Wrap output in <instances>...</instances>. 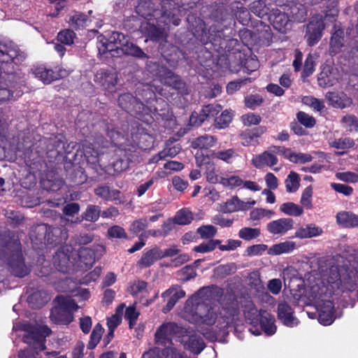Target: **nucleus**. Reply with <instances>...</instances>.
Segmentation results:
<instances>
[{"label": "nucleus", "mask_w": 358, "mask_h": 358, "mask_svg": "<svg viewBox=\"0 0 358 358\" xmlns=\"http://www.w3.org/2000/svg\"><path fill=\"white\" fill-rule=\"evenodd\" d=\"M324 24L322 16L313 17L307 25L306 37L309 45H315L322 38Z\"/></svg>", "instance_id": "nucleus-13"}, {"label": "nucleus", "mask_w": 358, "mask_h": 358, "mask_svg": "<svg viewBox=\"0 0 358 358\" xmlns=\"http://www.w3.org/2000/svg\"><path fill=\"white\" fill-rule=\"evenodd\" d=\"M294 220L292 218H280L266 224V229L272 235H285L293 229Z\"/></svg>", "instance_id": "nucleus-19"}, {"label": "nucleus", "mask_w": 358, "mask_h": 358, "mask_svg": "<svg viewBox=\"0 0 358 358\" xmlns=\"http://www.w3.org/2000/svg\"><path fill=\"white\" fill-rule=\"evenodd\" d=\"M251 12L259 17H263L268 14L269 8L266 6L263 0H257L251 3L250 6Z\"/></svg>", "instance_id": "nucleus-48"}, {"label": "nucleus", "mask_w": 358, "mask_h": 358, "mask_svg": "<svg viewBox=\"0 0 358 358\" xmlns=\"http://www.w3.org/2000/svg\"><path fill=\"white\" fill-rule=\"evenodd\" d=\"M336 178L341 181L350 183L358 182V174L351 171L338 172L336 173Z\"/></svg>", "instance_id": "nucleus-64"}, {"label": "nucleus", "mask_w": 358, "mask_h": 358, "mask_svg": "<svg viewBox=\"0 0 358 358\" xmlns=\"http://www.w3.org/2000/svg\"><path fill=\"white\" fill-rule=\"evenodd\" d=\"M266 131L265 127L257 129V134L245 131L241 134V144L243 146L256 145L259 143L258 137Z\"/></svg>", "instance_id": "nucleus-31"}, {"label": "nucleus", "mask_w": 358, "mask_h": 358, "mask_svg": "<svg viewBox=\"0 0 358 358\" xmlns=\"http://www.w3.org/2000/svg\"><path fill=\"white\" fill-rule=\"evenodd\" d=\"M265 310H258L255 304L250 301L244 307L243 313L245 320L251 324L249 331L251 334L259 336L261 334V330L258 327L259 322L262 318V313Z\"/></svg>", "instance_id": "nucleus-14"}, {"label": "nucleus", "mask_w": 358, "mask_h": 358, "mask_svg": "<svg viewBox=\"0 0 358 358\" xmlns=\"http://www.w3.org/2000/svg\"><path fill=\"white\" fill-rule=\"evenodd\" d=\"M343 31L341 29L336 30L332 35L330 41V46L331 52L337 53L343 45Z\"/></svg>", "instance_id": "nucleus-45"}, {"label": "nucleus", "mask_w": 358, "mask_h": 358, "mask_svg": "<svg viewBox=\"0 0 358 358\" xmlns=\"http://www.w3.org/2000/svg\"><path fill=\"white\" fill-rule=\"evenodd\" d=\"M108 135L115 145L122 148V149H127V147L129 145V143L119 132L112 131L108 132Z\"/></svg>", "instance_id": "nucleus-62"}, {"label": "nucleus", "mask_w": 358, "mask_h": 358, "mask_svg": "<svg viewBox=\"0 0 358 358\" xmlns=\"http://www.w3.org/2000/svg\"><path fill=\"white\" fill-rule=\"evenodd\" d=\"M178 275L181 281L186 282L195 278L196 272L193 267L186 266L178 271Z\"/></svg>", "instance_id": "nucleus-61"}, {"label": "nucleus", "mask_w": 358, "mask_h": 358, "mask_svg": "<svg viewBox=\"0 0 358 358\" xmlns=\"http://www.w3.org/2000/svg\"><path fill=\"white\" fill-rule=\"evenodd\" d=\"M25 54L12 41L0 38V62L18 64L25 59Z\"/></svg>", "instance_id": "nucleus-7"}, {"label": "nucleus", "mask_w": 358, "mask_h": 358, "mask_svg": "<svg viewBox=\"0 0 358 358\" xmlns=\"http://www.w3.org/2000/svg\"><path fill=\"white\" fill-rule=\"evenodd\" d=\"M160 258V249L155 247L143 253L137 265L141 268H145L152 265L155 261Z\"/></svg>", "instance_id": "nucleus-28"}, {"label": "nucleus", "mask_w": 358, "mask_h": 358, "mask_svg": "<svg viewBox=\"0 0 358 358\" xmlns=\"http://www.w3.org/2000/svg\"><path fill=\"white\" fill-rule=\"evenodd\" d=\"M50 233L55 236L60 233L61 236L58 242L65 241L67 238L66 231H60L57 228L51 229L45 224H41L34 227L30 233V238L32 241L36 240L41 242L45 239L47 234L49 236Z\"/></svg>", "instance_id": "nucleus-16"}, {"label": "nucleus", "mask_w": 358, "mask_h": 358, "mask_svg": "<svg viewBox=\"0 0 358 358\" xmlns=\"http://www.w3.org/2000/svg\"><path fill=\"white\" fill-rule=\"evenodd\" d=\"M236 271V266L234 263L220 265L214 269V273L217 277L223 278L228 275L235 273Z\"/></svg>", "instance_id": "nucleus-53"}, {"label": "nucleus", "mask_w": 358, "mask_h": 358, "mask_svg": "<svg viewBox=\"0 0 358 358\" xmlns=\"http://www.w3.org/2000/svg\"><path fill=\"white\" fill-rule=\"evenodd\" d=\"M343 127L349 131H358V118L352 115L344 116L341 120Z\"/></svg>", "instance_id": "nucleus-60"}, {"label": "nucleus", "mask_w": 358, "mask_h": 358, "mask_svg": "<svg viewBox=\"0 0 358 358\" xmlns=\"http://www.w3.org/2000/svg\"><path fill=\"white\" fill-rule=\"evenodd\" d=\"M211 291L202 287L189 298L182 312V317L194 324L213 326V333L204 334L208 339L217 340L219 335H227L239 320L237 305L232 303L229 307L210 306Z\"/></svg>", "instance_id": "nucleus-1"}, {"label": "nucleus", "mask_w": 358, "mask_h": 358, "mask_svg": "<svg viewBox=\"0 0 358 358\" xmlns=\"http://www.w3.org/2000/svg\"><path fill=\"white\" fill-rule=\"evenodd\" d=\"M185 345L188 350L194 354H199L205 348L203 340L199 335L189 336L188 341L185 342Z\"/></svg>", "instance_id": "nucleus-38"}, {"label": "nucleus", "mask_w": 358, "mask_h": 358, "mask_svg": "<svg viewBox=\"0 0 358 358\" xmlns=\"http://www.w3.org/2000/svg\"><path fill=\"white\" fill-rule=\"evenodd\" d=\"M262 318L259 323L260 324L261 331H264L268 336L273 335L276 331V326L275 325V318L266 311L262 313Z\"/></svg>", "instance_id": "nucleus-29"}, {"label": "nucleus", "mask_w": 358, "mask_h": 358, "mask_svg": "<svg viewBox=\"0 0 358 358\" xmlns=\"http://www.w3.org/2000/svg\"><path fill=\"white\" fill-rule=\"evenodd\" d=\"M212 155L214 158L223 161L227 164H231L234 159L239 157L238 154L233 148L214 151Z\"/></svg>", "instance_id": "nucleus-40"}, {"label": "nucleus", "mask_w": 358, "mask_h": 358, "mask_svg": "<svg viewBox=\"0 0 358 358\" xmlns=\"http://www.w3.org/2000/svg\"><path fill=\"white\" fill-rule=\"evenodd\" d=\"M217 138L210 135H203L195 138L192 142V147L194 149H208L215 145Z\"/></svg>", "instance_id": "nucleus-35"}, {"label": "nucleus", "mask_w": 358, "mask_h": 358, "mask_svg": "<svg viewBox=\"0 0 358 358\" xmlns=\"http://www.w3.org/2000/svg\"><path fill=\"white\" fill-rule=\"evenodd\" d=\"M299 175L294 172L291 171L285 179V183L286 190L287 192H295L298 190L300 185Z\"/></svg>", "instance_id": "nucleus-43"}, {"label": "nucleus", "mask_w": 358, "mask_h": 358, "mask_svg": "<svg viewBox=\"0 0 358 358\" xmlns=\"http://www.w3.org/2000/svg\"><path fill=\"white\" fill-rule=\"evenodd\" d=\"M162 0H140L136 7L137 14L147 20L142 26L149 37L156 41H163L166 37L165 26L171 24L178 26L180 20L171 12L162 13L158 9Z\"/></svg>", "instance_id": "nucleus-2"}, {"label": "nucleus", "mask_w": 358, "mask_h": 358, "mask_svg": "<svg viewBox=\"0 0 358 358\" xmlns=\"http://www.w3.org/2000/svg\"><path fill=\"white\" fill-rule=\"evenodd\" d=\"M318 311V321L323 325H330L334 320V304L328 300L315 306Z\"/></svg>", "instance_id": "nucleus-22"}, {"label": "nucleus", "mask_w": 358, "mask_h": 358, "mask_svg": "<svg viewBox=\"0 0 358 358\" xmlns=\"http://www.w3.org/2000/svg\"><path fill=\"white\" fill-rule=\"evenodd\" d=\"M283 157L295 164H305L313 160V157L310 154L296 152L285 147H283Z\"/></svg>", "instance_id": "nucleus-27"}, {"label": "nucleus", "mask_w": 358, "mask_h": 358, "mask_svg": "<svg viewBox=\"0 0 358 358\" xmlns=\"http://www.w3.org/2000/svg\"><path fill=\"white\" fill-rule=\"evenodd\" d=\"M331 289L336 290L352 291L355 289L357 284L356 278L347 271L340 270L338 266H331L329 269V278Z\"/></svg>", "instance_id": "nucleus-6"}, {"label": "nucleus", "mask_w": 358, "mask_h": 358, "mask_svg": "<svg viewBox=\"0 0 358 358\" xmlns=\"http://www.w3.org/2000/svg\"><path fill=\"white\" fill-rule=\"evenodd\" d=\"M33 75L41 80L45 84H49L55 80L64 78L68 75L64 69H60L58 73L54 72L53 70L48 69L44 65L34 66L31 69Z\"/></svg>", "instance_id": "nucleus-15"}, {"label": "nucleus", "mask_w": 358, "mask_h": 358, "mask_svg": "<svg viewBox=\"0 0 358 358\" xmlns=\"http://www.w3.org/2000/svg\"><path fill=\"white\" fill-rule=\"evenodd\" d=\"M275 154H279L283 157V147L275 145L269 147L267 150L253 157L252 163L257 169L273 166L278 162Z\"/></svg>", "instance_id": "nucleus-11"}, {"label": "nucleus", "mask_w": 358, "mask_h": 358, "mask_svg": "<svg viewBox=\"0 0 358 358\" xmlns=\"http://www.w3.org/2000/svg\"><path fill=\"white\" fill-rule=\"evenodd\" d=\"M53 264L55 268L62 273H69L76 265L74 250L69 245H65L55 253L53 257Z\"/></svg>", "instance_id": "nucleus-9"}, {"label": "nucleus", "mask_w": 358, "mask_h": 358, "mask_svg": "<svg viewBox=\"0 0 358 358\" xmlns=\"http://www.w3.org/2000/svg\"><path fill=\"white\" fill-rule=\"evenodd\" d=\"M180 149L181 148L179 145L165 148L164 150L150 158L149 163H157L159 161L166 159L167 157H174L180 152Z\"/></svg>", "instance_id": "nucleus-32"}, {"label": "nucleus", "mask_w": 358, "mask_h": 358, "mask_svg": "<svg viewBox=\"0 0 358 358\" xmlns=\"http://www.w3.org/2000/svg\"><path fill=\"white\" fill-rule=\"evenodd\" d=\"M274 212L271 210L264 208H255L250 212V219L252 220H259L262 218L271 219L274 215Z\"/></svg>", "instance_id": "nucleus-55"}, {"label": "nucleus", "mask_w": 358, "mask_h": 358, "mask_svg": "<svg viewBox=\"0 0 358 358\" xmlns=\"http://www.w3.org/2000/svg\"><path fill=\"white\" fill-rule=\"evenodd\" d=\"M117 76L115 72L100 70L95 75V81L102 85L109 92L115 91Z\"/></svg>", "instance_id": "nucleus-20"}, {"label": "nucleus", "mask_w": 358, "mask_h": 358, "mask_svg": "<svg viewBox=\"0 0 358 358\" xmlns=\"http://www.w3.org/2000/svg\"><path fill=\"white\" fill-rule=\"evenodd\" d=\"M92 22V17H89L85 14L79 12L72 13L69 20V23L71 26L78 28L89 26Z\"/></svg>", "instance_id": "nucleus-33"}, {"label": "nucleus", "mask_w": 358, "mask_h": 358, "mask_svg": "<svg viewBox=\"0 0 358 358\" xmlns=\"http://www.w3.org/2000/svg\"><path fill=\"white\" fill-rule=\"evenodd\" d=\"M243 183V180L236 175L227 173L220 178V184L227 188L234 189L241 186Z\"/></svg>", "instance_id": "nucleus-41"}, {"label": "nucleus", "mask_w": 358, "mask_h": 358, "mask_svg": "<svg viewBox=\"0 0 358 358\" xmlns=\"http://www.w3.org/2000/svg\"><path fill=\"white\" fill-rule=\"evenodd\" d=\"M126 36L120 32H113L106 42L102 43L101 46L99 47L100 53L104 54L107 52H113L114 50H119L123 43L126 41Z\"/></svg>", "instance_id": "nucleus-21"}, {"label": "nucleus", "mask_w": 358, "mask_h": 358, "mask_svg": "<svg viewBox=\"0 0 358 358\" xmlns=\"http://www.w3.org/2000/svg\"><path fill=\"white\" fill-rule=\"evenodd\" d=\"M181 327L175 322H164L157 329L155 334V343L164 345L167 341H171L173 338L179 336L182 332Z\"/></svg>", "instance_id": "nucleus-12"}, {"label": "nucleus", "mask_w": 358, "mask_h": 358, "mask_svg": "<svg viewBox=\"0 0 358 358\" xmlns=\"http://www.w3.org/2000/svg\"><path fill=\"white\" fill-rule=\"evenodd\" d=\"M222 108L219 104H209L204 106L201 112L202 118L205 119V120L214 118L221 110Z\"/></svg>", "instance_id": "nucleus-52"}, {"label": "nucleus", "mask_w": 358, "mask_h": 358, "mask_svg": "<svg viewBox=\"0 0 358 358\" xmlns=\"http://www.w3.org/2000/svg\"><path fill=\"white\" fill-rule=\"evenodd\" d=\"M232 120V113L230 111L224 110L222 114L215 119V127L218 129H224L227 127Z\"/></svg>", "instance_id": "nucleus-57"}, {"label": "nucleus", "mask_w": 358, "mask_h": 358, "mask_svg": "<svg viewBox=\"0 0 358 358\" xmlns=\"http://www.w3.org/2000/svg\"><path fill=\"white\" fill-rule=\"evenodd\" d=\"M95 194L107 201H117L119 199L120 192L117 189H111L108 186L99 187L94 190Z\"/></svg>", "instance_id": "nucleus-36"}, {"label": "nucleus", "mask_w": 358, "mask_h": 358, "mask_svg": "<svg viewBox=\"0 0 358 358\" xmlns=\"http://www.w3.org/2000/svg\"><path fill=\"white\" fill-rule=\"evenodd\" d=\"M280 210L284 214L289 216L298 217L303 213V208L293 202L282 203L280 207Z\"/></svg>", "instance_id": "nucleus-42"}, {"label": "nucleus", "mask_w": 358, "mask_h": 358, "mask_svg": "<svg viewBox=\"0 0 358 358\" xmlns=\"http://www.w3.org/2000/svg\"><path fill=\"white\" fill-rule=\"evenodd\" d=\"M263 98L259 94H250L245 97V105L247 108L254 110L263 103Z\"/></svg>", "instance_id": "nucleus-58"}, {"label": "nucleus", "mask_w": 358, "mask_h": 358, "mask_svg": "<svg viewBox=\"0 0 358 358\" xmlns=\"http://www.w3.org/2000/svg\"><path fill=\"white\" fill-rule=\"evenodd\" d=\"M296 248V243L291 241H286L272 245L268 250L270 255H280L285 253L293 252Z\"/></svg>", "instance_id": "nucleus-30"}, {"label": "nucleus", "mask_w": 358, "mask_h": 358, "mask_svg": "<svg viewBox=\"0 0 358 358\" xmlns=\"http://www.w3.org/2000/svg\"><path fill=\"white\" fill-rule=\"evenodd\" d=\"M294 311L287 303H280L278 306V317L287 327L298 325V320L293 315Z\"/></svg>", "instance_id": "nucleus-23"}, {"label": "nucleus", "mask_w": 358, "mask_h": 358, "mask_svg": "<svg viewBox=\"0 0 358 358\" xmlns=\"http://www.w3.org/2000/svg\"><path fill=\"white\" fill-rule=\"evenodd\" d=\"M256 204V201L250 200L248 201H241L237 196H233L228 200L223 207L225 213H233L239 210H247Z\"/></svg>", "instance_id": "nucleus-24"}, {"label": "nucleus", "mask_w": 358, "mask_h": 358, "mask_svg": "<svg viewBox=\"0 0 358 358\" xmlns=\"http://www.w3.org/2000/svg\"><path fill=\"white\" fill-rule=\"evenodd\" d=\"M334 78L331 76V68L329 66L324 68L318 77L320 86L323 87L332 86L334 84Z\"/></svg>", "instance_id": "nucleus-46"}, {"label": "nucleus", "mask_w": 358, "mask_h": 358, "mask_svg": "<svg viewBox=\"0 0 358 358\" xmlns=\"http://www.w3.org/2000/svg\"><path fill=\"white\" fill-rule=\"evenodd\" d=\"M329 278V271L321 277L310 275L307 280L304 292L301 300L306 306H315L325 301L334 292L331 289V282L327 279Z\"/></svg>", "instance_id": "nucleus-3"}, {"label": "nucleus", "mask_w": 358, "mask_h": 358, "mask_svg": "<svg viewBox=\"0 0 358 358\" xmlns=\"http://www.w3.org/2000/svg\"><path fill=\"white\" fill-rule=\"evenodd\" d=\"M8 264L12 273L17 277L23 278L30 272V268L24 262L20 244L17 242H14L12 245V250L8 257Z\"/></svg>", "instance_id": "nucleus-8"}, {"label": "nucleus", "mask_w": 358, "mask_h": 358, "mask_svg": "<svg viewBox=\"0 0 358 358\" xmlns=\"http://www.w3.org/2000/svg\"><path fill=\"white\" fill-rule=\"evenodd\" d=\"M221 243L218 239H211L207 242H203L194 248L193 250L199 253H207L213 251Z\"/></svg>", "instance_id": "nucleus-47"}, {"label": "nucleus", "mask_w": 358, "mask_h": 358, "mask_svg": "<svg viewBox=\"0 0 358 358\" xmlns=\"http://www.w3.org/2000/svg\"><path fill=\"white\" fill-rule=\"evenodd\" d=\"M323 230L315 224L303 225L296 229L294 237L300 239L310 238L320 236Z\"/></svg>", "instance_id": "nucleus-25"}, {"label": "nucleus", "mask_w": 358, "mask_h": 358, "mask_svg": "<svg viewBox=\"0 0 358 358\" xmlns=\"http://www.w3.org/2000/svg\"><path fill=\"white\" fill-rule=\"evenodd\" d=\"M249 285L254 287L257 290H260L264 288L260 273L258 271H253L251 272L248 277Z\"/></svg>", "instance_id": "nucleus-63"}, {"label": "nucleus", "mask_w": 358, "mask_h": 358, "mask_svg": "<svg viewBox=\"0 0 358 358\" xmlns=\"http://www.w3.org/2000/svg\"><path fill=\"white\" fill-rule=\"evenodd\" d=\"M326 97L329 103L335 108H344L351 103V101L345 95L341 96L335 92L327 93Z\"/></svg>", "instance_id": "nucleus-34"}, {"label": "nucleus", "mask_w": 358, "mask_h": 358, "mask_svg": "<svg viewBox=\"0 0 358 358\" xmlns=\"http://www.w3.org/2000/svg\"><path fill=\"white\" fill-rule=\"evenodd\" d=\"M22 330L24 331L23 341L31 347L38 354L45 350L46 337L49 336L52 331L45 324H22Z\"/></svg>", "instance_id": "nucleus-4"}, {"label": "nucleus", "mask_w": 358, "mask_h": 358, "mask_svg": "<svg viewBox=\"0 0 358 358\" xmlns=\"http://www.w3.org/2000/svg\"><path fill=\"white\" fill-rule=\"evenodd\" d=\"M283 10L285 9L283 8ZM268 19L274 29L280 32L285 33L290 28V20L285 10L282 11L278 8L273 9Z\"/></svg>", "instance_id": "nucleus-18"}, {"label": "nucleus", "mask_w": 358, "mask_h": 358, "mask_svg": "<svg viewBox=\"0 0 358 358\" xmlns=\"http://www.w3.org/2000/svg\"><path fill=\"white\" fill-rule=\"evenodd\" d=\"M336 222L344 228L358 227V215L351 211H341L336 214Z\"/></svg>", "instance_id": "nucleus-26"}, {"label": "nucleus", "mask_w": 358, "mask_h": 358, "mask_svg": "<svg viewBox=\"0 0 358 358\" xmlns=\"http://www.w3.org/2000/svg\"><path fill=\"white\" fill-rule=\"evenodd\" d=\"M290 13L294 20L301 22L306 18V10L302 4H295L290 8Z\"/></svg>", "instance_id": "nucleus-59"}, {"label": "nucleus", "mask_w": 358, "mask_h": 358, "mask_svg": "<svg viewBox=\"0 0 358 358\" xmlns=\"http://www.w3.org/2000/svg\"><path fill=\"white\" fill-rule=\"evenodd\" d=\"M192 220V214L187 209L179 210L174 217V222L180 225L188 224Z\"/></svg>", "instance_id": "nucleus-51"}, {"label": "nucleus", "mask_w": 358, "mask_h": 358, "mask_svg": "<svg viewBox=\"0 0 358 358\" xmlns=\"http://www.w3.org/2000/svg\"><path fill=\"white\" fill-rule=\"evenodd\" d=\"M120 50L124 54L131 55L134 57L144 58L146 57V55L144 52L138 46L134 45L133 43L129 42L127 38L123 43L122 46H118Z\"/></svg>", "instance_id": "nucleus-39"}, {"label": "nucleus", "mask_w": 358, "mask_h": 358, "mask_svg": "<svg viewBox=\"0 0 358 358\" xmlns=\"http://www.w3.org/2000/svg\"><path fill=\"white\" fill-rule=\"evenodd\" d=\"M50 299L48 296L42 291H36L31 294L28 298V303L34 308L43 306Z\"/></svg>", "instance_id": "nucleus-37"}, {"label": "nucleus", "mask_w": 358, "mask_h": 358, "mask_svg": "<svg viewBox=\"0 0 358 358\" xmlns=\"http://www.w3.org/2000/svg\"><path fill=\"white\" fill-rule=\"evenodd\" d=\"M185 292L178 285H174L166 290L162 294V297L166 303L163 307L162 312L166 313L169 312L178 301L179 299L185 297Z\"/></svg>", "instance_id": "nucleus-17"}, {"label": "nucleus", "mask_w": 358, "mask_h": 358, "mask_svg": "<svg viewBox=\"0 0 358 358\" xmlns=\"http://www.w3.org/2000/svg\"><path fill=\"white\" fill-rule=\"evenodd\" d=\"M313 190L312 186H308L302 192L300 203L303 207H305L307 209H311L313 208Z\"/></svg>", "instance_id": "nucleus-56"}, {"label": "nucleus", "mask_w": 358, "mask_h": 358, "mask_svg": "<svg viewBox=\"0 0 358 358\" xmlns=\"http://www.w3.org/2000/svg\"><path fill=\"white\" fill-rule=\"evenodd\" d=\"M260 229L258 228L243 227L238 231L239 238L245 241H251L260 236Z\"/></svg>", "instance_id": "nucleus-49"}, {"label": "nucleus", "mask_w": 358, "mask_h": 358, "mask_svg": "<svg viewBox=\"0 0 358 358\" xmlns=\"http://www.w3.org/2000/svg\"><path fill=\"white\" fill-rule=\"evenodd\" d=\"M57 305L50 312V320L55 324H68L73 320V313L78 308L74 300L59 296L56 298Z\"/></svg>", "instance_id": "nucleus-5"}, {"label": "nucleus", "mask_w": 358, "mask_h": 358, "mask_svg": "<svg viewBox=\"0 0 358 358\" xmlns=\"http://www.w3.org/2000/svg\"><path fill=\"white\" fill-rule=\"evenodd\" d=\"M103 332V329L102 326L101 325V324H99V323L96 324L94 326V327L92 330V332L91 334V336H90V340L88 345H87L89 349H94L97 345V344L99 343V342L101 338Z\"/></svg>", "instance_id": "nucleus-50"}, {"label": "nucleus", "mask_w": 358, "mask_h": 358, "mask_svg": "<svg viewBox=\"0 0 358 358\" xmlns=\"http://www.w3.org/2000/svg\"><path fill=\"white\" fill-rule=\"evenodd\" d=\"M206 178L208 182L212 184L220 183L219 169L213 163H208L206 166Z\"/></svg>", "instance_id": "nucleus-44"}, {"label": "nucleus", "mask_w": 358, "mask_h": 358, "mask_svg": "<svg viewBox=\"0 0 358 358\" xmlns=\"http://www.w3.org/2000/svg\"><path fill=\"white\" fill-rule=\"evenodd\" d=\"M103 251V247L100 245H94L93 248H81L78 252L74 251L75 257H78V259L76 260V268L87 269L91 267L96 259L99 258Z\"/></svg>", "instance_id": "nucleus-10"}, {"label": "nucleus", "mask_w": 358, "mask_h": 358, "mask_svg": "<svg viewBox=\"0 0 358 358\" xmlns=\"http://www.w3.org/2000/svg\"><path fill=\"white\" fill-rule=\"evenodd\" d=\"M101 215V209L98 206L90 205L87 206L83 217L85 220L96 222Z\"/></svg>", "instance_id": "nucleus-54"}]
</instances>
